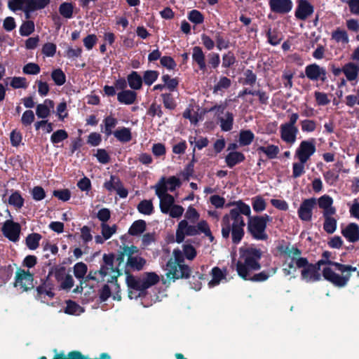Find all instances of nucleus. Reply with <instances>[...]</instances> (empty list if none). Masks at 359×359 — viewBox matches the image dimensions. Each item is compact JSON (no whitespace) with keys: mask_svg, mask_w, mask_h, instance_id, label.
<instances>
[{"mask_svg":"<svg viewBox=\"0 0 359 359\" xmlns=\"http://www.w3.org/2000/svg\"><path fill=\"white\" fill-rule=\"evenodd\" d=\"M228 206H233L228 214L223 216L222 219V235L225 239L231 237L233 244H238L243 239L245 226L243 215L250 217L251 210L249 205L241 200L229 203Z\"/></svg>","mask_w":359,"mask_h":359,"instance_id":"f257e3e1","label":"nucleus"},{"mask_svg":"<svg viewBox=\"0 0 359 359\" xmlns=\"http://www.w3.org/2000/svg\"><path fill=\"white\" fill-rule=\"evenodd\" d=\"M323 264L330 266L323 269V278L338 287H345L351 278V273L357 271V268L351 265L343 264L331 260H319L316 263V281L320 280V274L317 272V270Z\"/></svg>","mask_w":359,"mask_h":359,"instance_id":"f03ea898","label":"nucleus"},{"mask_svg":"<svg viewBox=\"0 0 359 359\" xmlns=\"http://www.w3.org/2000/svg\"><path fill=\"white\" fill-rule=\"evenodd\" d=\"M262 251L254 246L242 247L239 249V257L236 264V271L242 278L249 277L250 273L261 269L260 259Z\"/></svg>","mask_w":359,"mask_h":359,"instance_id":"7ed1b4c3","label":"nucleus"},{"mask_svg":"<svg viewBox=\"0 0 359 359\" xmlns=\"http://www.w3.org/2000/svg\"><path fill=\"white\" fill-rule=\"evenodd\" d=\"M187 220L182 219L178 224L176 230V241L181 243L184 241L185 236H194L201 233H204L210 242L214 240L208 224L205 220H201L197 224H189Z\"/></svg>","mask_w":359,"mask_h":359,"instance_id":"20e7f679","label":"nucleus"},{"mask_svg":"<svg viewBox=\"0 0 359 359\" xmlns=\"http://www.w3.org/2000/svg\"><path fill=\"white\" fill-rule=\"evenodd\" d=\"M173 258H170L165 266L166 276L173 280L180 278H188L191 269L184 264V253L180 249H174Z\"/></svg>","mask_w":359,"mask_h":359,"instance_id":"39448f33","label":"nucleus"},{"mask_svg":"<svg viewBox=\"0 0 359 359\" xmlns=\"http://www.w3.org/2000/svg\"><path fill=\"white\" fill-rule=\"evenodd\" d=\"M272 218L264 215L262 216L248 217V230L252 237L257 241H266L268 235L266 233V224Z\"/></svg>","mask_w":359,"mask_h":359,"instance_id":"423d86ee","label":"nucleus"},{"mask_svg":"<svg viewBox=\"0 0 359 359\" xmlns=\"http://www.w3.org/2000/svg\"><path fill=\"white\" fill-rule=\"evenodd\" d=\"M182 182L179 178L175 176H171L168 178L162 177L158 182L155 185V193L159 200L164 198L166 195H170L168 191H174L177 188L180 187Z\"/></svg>","mask_w":359,"mask_h":359,"instance_id":"0eeeda50","label":"nucleus"},{"mask_svg":"<svg viewBox=\"0 0 359 359\" xmlns=\"http://www.w3.org/2000/svg\"><path fill=\"white\" fill-rule=\"evenodd\" d=\"M288 268L296 267L301 269L302 279L306 282H312L314 280V265L309 263L306 258L300 257L298 259L292 258L287 264Z\"/></svg>","mask_w":359,"mask_h":359,"instance_id":"6e6552de","label":"nucleus"},{"mask_svg":"<svg viewBox=\"0 0 359 359\" xmlns=\"http://www.w3.org/2000/svg\"><path fill=\"white\" fill-rule=\"evenodd\" d=\"M159 206L162 213L168 214L172 218L178 219L184 212L182 206L175 204V198L172 195H166L164 198H161Z\"/></svg>","mask_w":359,"mask_h":359,"instance_id":"1a4fd4ad","label":"nucleus"},{"mask_svg":"<svg viewBox=\"0 0 359 359\" xmlns=\"http://www.w3.org/2000/svg\"><path fill=\"white\" fill-rule=\"evenodd\" d=\"M124 252L128 255L126 269L133 271H141L146 264V259L140 256L139 250L135 246L126 247Z\"/></svg>","mask_w":359,"mask_h":359,"instance_id":"9d476101","label":"nucleus"},{"mask_svg":"<svg viewBox=\"0 0 359 359\" xmlns=\"http://www.w3.org/2000/svg\"><path fill=\"white\" fill-rule=\"evenodd\" d=\"M55 280L51 278V273L41 280V283L36 287V299L44 302L48 299H52L55 296Z\"/></svg>","mask_w":359,"mask_h":359,"instance_id":"9b49d317","label":"nucleus"},{"mask_svg":"<svg viewBox=\"0 0 359 359\" xmlns=\"http://www.w3.org/2000/svg\"><path fill=\"white\" fill-rule=\"evenodd\" d=\"M120 287L116 278L108 280V283L105 284L99 292V297L101 302L107 301L111 295L114 299L121 300L119 294Z\"/></svg>","mask_w":359,"mask_h":359,"instance_id":"f8f14e48","label":"nucleus"},{"mask_svg":"<svg viewBox=\"0 0 359 359\" xmlns=\"http://www.w3.org/2000/svg\"><path fill=\"white\" fill-rule=\"evenodd\" d=\"M21 226L20 224L15 222L11 219L5 221L1 228V231L4 236L13 242L18 241Z\"/></svg>","mask_w":359,"mask_h":359,"instance_id":"ddd939ff","label":"nucleus"},{"mask_svg":"<svg viewBox=\"0 0 359 359\" xmlns=\"http://www.w3.org/2000/svg\"><path fill=\"white\" fill-rule=\"evenodd\" d=\"M33 274L29 271L19 269L16 272L15 286L26 291L33 287Z\"/></svg>","mask_w":359,"mask_h":359,"instance_id":"4468645a","label":"nucleus"},{"mask_svg":"<svg viewBox=\"0 0 359 359\" xmlns=\"http://www.w3.org/2000/svg\"><path fill=\"white\" fill-rule=\"evenodd\" d=\"M314 153V144L312 141H302L296 149L294 157L299 161L306 162Z\"/></svg>","mask_w":359,"mask_h":359,"instance_id":"2eb2a0df","label":"nucleus"},{"mask_svg":"<svg viewBox=\"0 0 359 359\" xmlns=\"http://www.w3.org/2000/svg\"><path fill=\"white\" fill-rule=\"evenodd\" d=\"M299 130L297 126L281 124L280 126V135L281 140L285 143L292 145L297 140Z\"/></svg>","mask_w":359,"mask_h":359,"instance_id":"dca6fc26","label":"nucleus"},{"mask_svg":"<svg viewBox=\"0 0 359 359\" xmlns=\"http://www.w3.org/2000/svg\"><path fill=\"white\" fill-rule=\"evenodd\" d=\"M103 264L100 267V272L104 276L110 275L111 280L116 279V274H118V271L114 267V255L113 254H104L102 257Z\"/></svg>","mask_w":359,"mask_h":359,"instance_id":"f3484780","label":"nucleus"},{"mask_svg":"<svg viewBox=\"0 0 359 359\" xmlns=\"http://www.w3.org/2000/svg\"><path fill=\"white\" fill-rule=\"evenodd\" d=\"M269 5L272 12L278 14H286L292 8L291 0H269Z\"/></svg>","mask_w":359,"mask_h":359,"instance_id":"a211bd4d","label":"nucleus"},{"mask_svg":"<svg viewBox=\"0 0 359 359\" xmlns=\"http://www.w3.org/2000/svg\"><path fill=\"white\" fill-rule=\"evenodd\" d=\"M314 208V197L304 200L298 210V215L303 221L311 219L313 210Z\"/></svg>","mask_w":359,"mask_h":359,"instance_id":"6ab92c4d","label":"nucleus"},{"mask_svg":"<svg viewBox=\"0 0 359 359\" xmlns=\"http://www.w3.org/2000/svg\"><path fill=\"white\" fill-rule=\"evenodd\" d=\"M192 62L200 71L205 72L207 70L205 55L201 47L196 46L192 48Z\"/></svg>","mask_w":359,"mask_h":359,"instance_id":"aec40b11","label":"nucleus"},{"mask_svg":"<svg viewBox=\"0 0 359 359\" xmlns=\"http://www.w3.org/2000/svg\"><path fill=\"white\" fill-rule=\"evenodd\" d=\"M344 74L348 81L358 83L359 81V64L348 62L343 66Z\"/></svg>","mask_w":359,"mask_h":359,"instance_id":"412c9836","label":"nucleus"},{"mask_svg":"<svg viewBox=\"0 0 359 359\" xmlns=\"http://www.w3.org/2000/svg\"><path fill=\"white\" fill-rule=\"evenodd\" d=\"M313 12V6L306 0H300L295 11V17L304 20L310 16Z\"/></svg>","mask_w":359,"mask_h":359,"instance_id":"4be33fe9","label":"nucleus"},{"mask_svg":"<svg viewBox=\"0 0 359 359\" xmlns=\"http://www.w3.org/2000/svg\"><path fill=\"white\" fill-rule=\"evenodd\" d=\"M333 202V198L330 196L325 194L320 196L317 202L316 201V204L317 203L318 207L323 210V215L336 214L337 209L332 205Z\"/></svg>","mask_w":359,"mask_h":359,"instance_id":"5701e85b","label":"nucleus"},{"mask_svg":"<svg viewBox=\"0 0 359 359\" xmlns=\"http://www.w3.org/2000/svg\"><path fill=\"white\" fill-rule=\"evenodd\" d=\"M54 102L50 99H46L43 103L39 104L36 107V114L39 118L46 119L54 109Z\"/></svg>","mask_w":359,"mask_h":359,"instance_id":"b1692460","label":"nucleus"},{"mask_svg":"<svg viewBox=\"0 0 359 359\" xmlns=\"http://www.w3.org/2000/svg\"><path fill=\"white\" fill-rule=\"evenodd\" d=\"M222 131L229 132L232 130L234 121V116L230 111H226L224 115L217 118Z\"/></svg>","mask_w":359,"mask_h":359,"instance_id":"393cba45","label":"nucleus"},{"mask_svg":"<svg viewBox=\"0 0 359 359\" xmlns=\"http://www.w3.org/2000/svg\"><path fill=\"white\" fill-rule=\"evenodd\" d=\"M127 283L129 289L136 290L138 292L135 297H140L147 289L142 277L130 276L127 278Z\"/></svg>","mask_w":359,"mask_h":359,"instance_id":"a878e982","label":"nucleus"},{"mask_svg":"<svg viewBox=\"0 0 359 359\" xmlns=\"http://www.w3.org/2000/svg\"><path fill=\"white\" fill-rule=\"evenodd\" d=\"M276 271L275 268L271 267L257 273H250L249 277L243 278V279L254 282H263L274 275Z\"/></svg>","mask_w":359,"mask_h":359,"instance_id":"bb28decb","label":"nucleus"},{"mask_svg":"<svg viewBox=\"0 0 359 359\" xmlns=\"http://www.w3.org/2000/svg\"><path fill=\"white\" fill-rule=\"evenodd\" d=\"M341 233L351 243L359 241V226L355 223L349 224Z\"/></svg>","mask_w":359,"mask_h":359,"instance_id":"cd10ccee","label":"nucleus"},{"mask_svg":"<svg viewBox=\"0 0 359 359\" xmlns=\"http://www.w3.org/2000/svg\"><path fill=\"white\" fill-rule=\"evenodd\" d=\"M137 93L133 90H125L117 93V100L123 104L130 105L137 100Z\"/></svg>","mask_w":359,"mask_h":359,"instance_id":"c85d7f7f","label":"nucleus"},{"mask_svg":"<svg viewBox=\"0 0 359 359\" xmlns=\"http://www.w3.org/2000/svg\"><path fill=\"white\" fill-rule=\"evenodd\" d=\"M26 7V18H29V14L34 11L45 8L50 2V0H29Z\"/></svg>","mask_w":359,"mask_h":359,"instance_id":"c756f323","label":"nucleus"},{"mask_svg":"<svg viewBox=\"0 0 359 359\" xmlns=\"http://www.w3.org/2000/svg\"><path fill=\"white\" fill-rule=\"evenodd\" d=\"M127 83L131 90L135 91L140 90L142 87V77L137 72L132 71L127 76Z\"/></svg>","mask_w":359,"mask_h":359,"instance_id":"7c9ffc66","label":"nucleus"},{"mask_svg":"<svg viewBox=\"0 0 359 359\" xmlns=\"http://www.w3.org/2000/svg\"><path fill=\"white\" fill-rule=\"evenodd\" d=\"M245 159L244 154L240 151H231L225 157L227 166L232 168L236 165L242 163Z\"/></svg>","mask_w":359,"mask_h":359,"instance_id":"2f4dec72","label":"nucleus"},{"mask_svg":"<svg viewBox=\"0 0 359 359\" xmlns=\"http://www.w3.org/2000/svg\"><path fill=\"white\" fill-rule=\"evenodd\" d=\"M335 214H323V217L324 218L323 223V229L324 231L329 233H333L337 229V219L333 217V215Z\"/></svg>","mask_w":359,"mask_h":359,"instance_id":"473e14b6","label":"nucleus"},{"mask_svg":"<svg viewBox=\"0 0 359 359\" xmlns=\"http://www.w3.org/2000/svg\"><path fill=\"white\" fill-rule=\"evenodd\" d=\"M332 39L336 43H341L343 45H346L349 43V38L347 31L340 27H337L332 32Z\"/></svg>","mask_w":359,"mask_h":359,"instance_id":"72a5a7b5","label":"nucleus"},{"mask_svg":"<svg viewBox=\"0 0 359 359\" xmlns=\"http://www.w3.org/2000/svg\"><path fill=\"white\" fill-rule=\"evenodd\" d=\"M64 313L68 315L79 316L84 312V309L76 302L72 300L66 301V306L63 309Z\"/></svg>","mask_w":359,"mask_h":359,"instance_id":"f704fd0d","label":"nucleus"},{"mask_svg":"<svg viewBox=\"0 0 359 359\" xmlns=\"http://www.w3.org/2000/svg\"><path fill=\"white\" fill-rule=\"evenodd\" d=\"M117 123V118L111 115L106 116L103 120L104 127L102 128V132L107 137L110 136L114 133V132H112V129L116 126Z\"/></svg>","mask_w":359,"mask_h":359,"instance_id":"c9c22d12","label":"nucleus"},{"mask_svg":"<svg viewBox=\"0 0 359 359\" xmlns=\"http://www.w3.org/2000/svg\"><path fill=\"white\" fill-rule=\"evenodd\" d=\"M114 137L121 142H128L132 140V133L129 128L122 127L115 130Z\"/></svg>","mask_w":359,"mask_h":359,"instance_id":"e433bc0d","label":"nucleus"},{"mask_svg":"<svg viewBox=\"0 0 359 359\" xmlns=\"http://www.w3.org/2000/svg\"><path fill=\"white\" fill-rule=\"evenodd\" d=\"M25 200L19 191H14L8 199L10 205L13 206L16 210L21 209L24 205Z\"/></svg>","mask_w":359,"mask_h":359,"instance_id":"4c0bfd02","label":"nucleus"},{"mask_svg":"<svg viewBox=\"0 0 359 359\" xmlns=\"http://www.w3.org/2000/svg\"><path fill=\"white\" fill-rule=\"evenodd\" d=\"M259 153H264L269 159H274L280 152L279 147L274 144H270L267 147L260 146L257 148Z\"/></svg>","mask_w":359,"mask_h":359,"instance_id":"58836bf2","label":"nucleus"},{"mask_svg":"<svg viewBox=\"0 0 359 359\" xmlns=\"http://www.w3.org/2000/svg\"><path fill=\"white\" fill-rule=\"evenodd\" d=\"M231 86V80L226 76H222L218 82L213 87V93H222Z\"/></svg>","mask_w":359,"mask_h":359,"instance_id":"ea45409f","label":"nucleus"},{"mask_svg":"<svg viewBox=\"0 0 359 359\" xmlns=\"http://www.w3.org/2000/svg\"><path fill=\"white\" fill-rule=\"evenodd\" d=\"M138 212L144 215H151L153 214L154 208L151 200H142L137 206Z\"/></svg>","mask_w":359,"mask_h":359,"instance_id":"a19ab883","label":"nucleus"},{"mask_svg":"<svg viewBox=\"0 0 359 359\" xmlns=\"http://www.w3.org/2000/svg\"><path fill=\"white\" fill-rule=\"evenodd\" d=\"M255 135L250 130H243L240 131L238 142L241 146H248L254 140Z\"/></svg>","mask_w":359,"mask_h":359,"instance_id":"79ce46f5","label":"nucleus"},{"mask_svg":"<svg viewBox=\"0 0 359 359\" xmlns=\"http://www.w3.org/2000/svg\"><path fill=\"white\" fill-rule=\"evenodd\" d=\"M28 1L29 0H9L8 7L13 12L22 11L26 15V7L27 4H29Z\"/></svg>","mask_w":359,"mask_h":359,"instance_id":"37998d69","label":"nucleus"},{"mask_svg":"<svg viewBox=\"0 0 359 359\" xmlns=\"http://www.w3.org/2000/svg\"><path fill=\"white\" fill-rule=\"evenodd\" d=\"M41 238V235L38 233L29 234L26 238L27 247L32 250H36L39 245V242Z\"/></svg>","mask_w":359,"mask_h":359,"instance_id":"c03bdc74","label":"nucleus"},{"mask_svg":"<svg viewBox=\"0 0 359 359\" xmlns=\"http://www.w3.org/2000/svg\"><path fill=\"white\" fill-rule=\"evenodd\" d=\"M146 229V222L139 219L133 223L129 229L128 233L132 236H137L143 233Z\"/></svg>","mask_w":359,"mask_h":359,"instance_id":"a18cd8bd","label":"nucleus"},{"mask_svg":"<svg viewBox=\"0 0 359 359\" xmlns=\"http://www.w3.org/2000/svg\"><path fill=\"white\" fill-rule=\"evenodd\" d=\"M224 278H225V274L223 271L218 267H214L212 269V279L208 283V285L210 287H215Z\"/></svg>","mask_w":359,"mask_h":359,"instance_id":"49530a36","label":"nucleus"},{"mask_svg":"<svg viewBox=\"0 0 359 359\" xmlns=\"http://www.w3.org/2000/svg\"><path fill=\"white\" fill-rule=\"evenodd\" d=\"M48 273H51V278L55 280V285L61 283L66 276L65 269L63 267H52Z\"/></svg>","mask_w":359,"mask_h":359,"instance_id":"de8ad7c7","label":"nucleus"},{"mask_svg":"<svg viewBox=\"0 0 359 359\" xmlns=\"http://www.w3.org/2000/svg\"><path fill=\"white\" fill-rule=\"evenodd\" d=\"M74 6L72 3L64 2L59 6V13L65 18L70 19L73 16Z\"/></svg>","mask_w":359,"mask_h":359,"instance_id":"09e8293b","label":"nucleus"},{"mask_svg":"<svg viewBox=\"0 0 359 359\" xmlns=\"http://www.w3.org/2000/svg\"><path fill=\"white\" fill-rule=\"evenodd\" d=\"M101 234L107 238V240L111 238V236L116 233L117 226L116 224H113L109 226L107 223H101Z\"/></svg>","mask_w":359,"mask_h":359,"instance_id":"8fccbe9b","label":"nucleus"},{"mask_svg":"<svg viewBox=\"0 0 359 359\" xmlns=\"http://www.w3.org/2000/svg\"><path fill=\"white\" fill-rule=\"evenodd\" d=\"M35 25L33 21L27 20L20 27V34L22 36H28L34 32Z\"/></svg>","mask_w":359,"mask_h":359,"instance_id":"3c124183","label":"nucleus"},{"mask_svg":"<svg viewBox=\"0 0 359 359\" xmlns=\"http://www.w3.org/2000/svg\"><path fill=\"white\" fill-rule=\"evenodd\" d=\"M51 78L57 86H62L66 82V76L61 69H55L51 72Z\"/></svg>","mask_w":359,"mask_h":359,"instance_id":"603ef678","label":"nucleus"},{"mask_svg":"<svg viewBox=\"0 0 359 359\" xmlns=\"http://www.w3.org/2000/svg\"><path fill=\"white\" fill-rule=\"evenodd\" d=\"M252 206L256 212H260L266 209V203L265 200L260 196L252 198Z\"/></svg>","mask_w":359,"mask_h":359,"instance_id":"864d4df0","label":"nucleus"},{"mask_svg":"<svg viewBox=\"0 0 359 359\" xmlns=\"http://www.w3.org/2000/svg\"><path fill=\"white\" fill-rule=\"evenodd\" d=\"M142 278L147 289L156 285L159 281L158 276L154 272L146 273L142 276Z\"/></svg>","mask_w":359,"mask_h":359,"instance_id":"5fc2aeb1","label":"nucleus"},{"mask_svg":"<svg viewBox=\"0 0 359 359\" xmlns=\"http://www.w3.org/2000/svg\"><path fill=\"white\" fill-rule=\"evenodd\" d=\"M266 36L268 42L272 46H277L282 40V34L276 30L269 29Z\"/></svg>","mask_w":359,"mask_h":359,"instance_id":"6e6d98bb","label":"nucleus"},{"mask_svg":"<svg viewBox=\"0 0 359 359\" xmlns=\"http://www.w3.org/2000/svg\"><path fill=\"white\" fill-rule=\"evenodd\" d=\"M185 220H187L190 223L195 224L200 218V215L193 206L189 205L184 215Z\"/></svg>","mask_w":359,"mask_h":359,"instance_id":"4d7b16f0","label":"nucleus"},{"mask_svg":"<svg viewBox=\"0 0 359 359\" xmlns=\"http://www.w3.org/2000/svg\"><path fill=\"white\" fill-rule=\"evenodd\" d=\"M158 72L155 70H147L143 74L142 81L147 86L152 85L158 77Z\"/></svg>","mask_w":359,"mask_h":359,"instance_id":"13d9d810","label":"nucleus"},{"mask_svg":"<svg viewBox=\"0 0 359 359\" xmlns=\"http://www.w3.org/2000/svg\"><path fill=\"white\" fill-rule=\"evenodd\" d=\"M87 265L83 262L76 263L74 266V274L77 279H83L87 273Z\"/></svg>","mask_w":359,"mask_h":359,"instance_id":"bf43d9fd","label":"nucleus"},{"mask_svg":"<svg viewBox=\"0 0 359 359\" xmlns=\"http://www.w3.org/2000/svg\"><path fill=\"white\" fill-rule=\"evenodd\" d=\"M68 137V133L65 130L60 129L54 132L51 137L50 141L53 144H58L64 141Z\"/></svg>","mask_w":359,"mask_h":359,"instance_id":"052dcab7","label":"nucleus"},{"mask_svg":"<svg viewBox=\"0 0 359 359\" xmlns=\"http://www.w3.org/2000/svg\"><path fill=\"white\" fill-rule=\"evenodd\" d=\"M121 184L122 183L118 177L111 175L110 180L104 182V187L107 190L111 191L113 190H116Z\"/></svg>","mask_w":359,"mask_h":359,"instance_id":"680f3d73","label":"nucleus"},{"mask_svg":"<svg viewBox=\"0 0 359 359\" xmlns=\"http://www.w3.org/2000/svg\"><path fill=\"white\" fill-rule=\"evenodd\" d=\"M306 162H302L299 161L292 164V177L298 178L301 177L305 172V163Z\"/></svg>","mask_w":359,"mask_h":359,"instance_id":"e2e57ef3","label":"nucleus"},{"mask_svg":"<svg viewBox=\"0 0 359 359\" xmlns=\"http://www.w3.org/2000/svg\"><path fill=\"white\" fill-rule=\"evenodd\" d=\"M32 198L35 201H41L46 198V191L41 186L34 187L30 191Z\"/></svg>","mask_w":359,"mask_h":359,"instance_id":"0e129e2a","label":"nucleus"},{"mask_svg":"<svg viewBox=\"0 0 359 359\" xmlns=\"http://www.w3.org/2000/svg\"><path fill=\"white\" fill-rule=\"evenodd\" d=\"M41 68L36 63L29 62L22 68V72L27 75H36L39 74Z\"/></svg>","mask_w":359,"mask_h":359,"instance_id":"69168bd1","label":"nucleus"},{"mask_svg":"<svg viewBox=\"0 0 359 359\" xmlns=\"http://www.w3.org/2000/svg\"><path fill=\"white\" fill-rule=\"evenodd\" d=\"M10 85L12 88H27L28 83L27 79L25 77L14 76L12 78Z\"/></svg>","mask_w":359,"mask_h":359,"instance_id":"338daca9","label":"nucleus"},{"mask_svg":"<svg viewBox=\"0 0 359 359\" xmlns=\"http://www.w3.org/2000/svg\"><path fill=\"white\" fill-rule=\"evenodd\" d=\"M188 19L196 25L202 24L204 21L203 14L198 10H192L188 14Z\"/></svg>","mask_w":359,"mask_h":359,"instance_id":"774afa93","label":"nucleus"}]
</instances>
